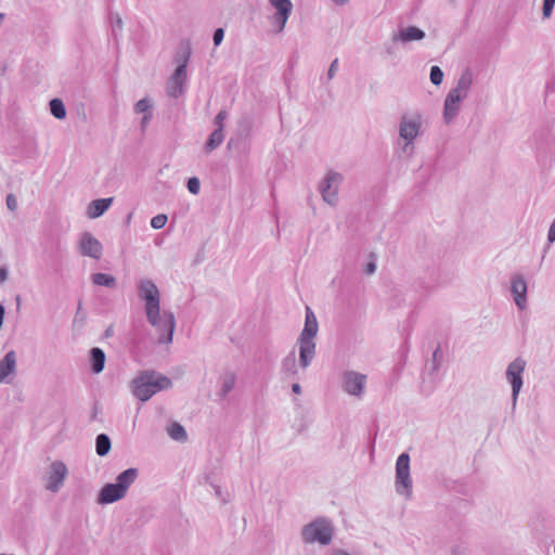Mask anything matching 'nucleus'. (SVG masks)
I'll list each match as a JSON object with an SVG mask.
<instances>
[{
    "label": "nucleus",
    "instance_id": "nucleus-32",
    "mask_svg": "<svg viewBox=\"0 0 555 555\" xmlns=\"http://www.w3.org/2000/svg\"><path fill=\"white\" fill-rule=\"evenodd\" d=\"M150 108V104L147 102V100L143 99V100H140L137 105H135V111L138 113H144L146 112L147 109Z\"/></svg>",
    "mask_w": 555,
    "mask_h": 555
},
{
    "label": "nucleus",
    "instance_id": "nucleus-36",
    "mask_svg": "<svg viewBox=\"0 0 555 555\" xmlns=\"http://www.w3.org/2000/svg\"><path fill=\"white\" fill-rule=\"evenodd\" d=\"M337 67H338V60H334L330 66V69H328V77L330 78H333L334 74L336 73L337 70Z\"/></svg>",
    "mask_w": 555,
    "mask_h": 555
},
{
    "label": "nucleus",
    "instance_id": "nucleus-20",
    "mask_svg": "<svg viewBox=\"0 0 555 555\" xmlns=\"http://www.w3.org/2000/svg\"><path fill=\"white\" fill-rule=\"evenodd\" d=\"M318 333V322L314 313L307 307L305 327L300 335L314 337Z\"/></svg>",
    "mask_w": 555,
    "mask_h": 555
},
{
    "label": "nucleus",
    "instance_id": "nucleus-22",
    "mask_svg": "<svg viewBox=\"0 0 555 555\" xmlns=\"http://www.w3.org/2000/svg\"><path fill=\"white\" fill-rule=\"evenodd\" d=\"M224 139L223 130L222 129H216L209 137V139L206 142V150L207 152H211L217 146H219Z\"/></svg>",
    "mask_w": 555,
    "mask_h": 555
},
{
    "label": "nucleus",
    "instance_id": "nucleus-23",
    "mask_svg": "<svg viewBox=\"0 0 555 555\" xmlns=\"http://www.w3.org/2000/svg\"><path fill=\"white\" fill-rule=\"evenodd\" d=\"M95 285L113 287L115 285V278L105 273H95L92 276Z\"/></svg>",
    "mask_w": 555,
    "mask_h": 555
},
{
    "label": "nucleus",
    "instance_id": "nucleus-12",
    "mask_svg": "<svg viewBox=\"0 0 555 555\" xmlns=\"http://www.w3.org/2000/svg\"><path fill=\"white\" fill-rule=\"evenodd\" d=\"M366 376L354 372H349L344 377V385L350 395H360L364 388Z\"/></svg>",
    "mask_w": 555,
    "mask_h": 555
},
{
    "label": "nucleus",
    "instance_id": "nucleus-43",
    "mask_svg": "<svg viewBox=\"0 0 555 555\" xmlns=\"http://www.w3.org/2000/svg\"><path fill=\"white\" fill-rule=\"evenodd\" d=\"M4 15L2 13H0V23L2 22Z\"/></svg>",
    "mask_w": 555,
    "mask_h": 555
},
{
    "label": "nucleus",
    "instance_id": "nucleus-29",
    "mask_svg": "<svg viewBox=\"0 0 555 555\" xmlns=\"http://www.w3.org/2000/svg\"><path fill=\"white\" fill-rule=\"evenodd\" d=\"M555 5V0H544L543 2V15L550 17Z\"/></svg>",
    "mask_w": 555,
    "mask_h": 555
},
{
    "label": "nucleus",
    "instance_id": "nucleus-26",
    "mask_svg": "<svg viewBox=\"0 0 555 555\" xmlns=\"http://www.w3.org/2000/svg\"><path fill=\"white\" fill-rule=\"evenodd\" d=\"M168 434L175 440H184L186 438L184 428L178 423H172L168 427Z\"/></svg>",
    "mask_w": 555,
    "mask_h": 555
},
{
    "label": "nucleus",
    "instance_id": "nucleus-19",
    "mask_svg": "<svg viewBox=\"0 0 555 555\" xmlns=\"http://www.w3.org/2000/svg\"><path fill=\"white\" fill-rule=\"evenodd\" d=\"M418 129V122L403 120L400 126V137L406 140L408 142H411L417 137Z\"/></svg>",
    "mask_w": 555,
    "mask_h": 555
},
{
    "label": "nucleus",
    "instance_id": "nucleus-40",
    "mask_svg": "<svg viewBox=\"0 0 555 555\" xmlns=\"http://www.w3.org/2000/svg\"><path fill=\"white\" fill-rule=\"evenodd\" d=\"M293 391H294L295 393H300V386H299L298 384H294V385H293Z\"/></svg>",
    "mask_w": 555,
    "mask_h": 555
},
{
    "label": "nucleus",
    "instance_id": "nucleus-30",
    "mask_svg": "<svg viewBox=\"0 0 555 555\" xmlns=\"http://www.w3.org/2000/svg\"><path fill=\"white\" fill-rule=\"evenodd\" d=\"M188 189L192 194H197L199 191V180L197 178L189 179Z\"/></svg>",
    "mask_w": 555,
    "mask_h": 555
},
{
    "label": "nucleus",
    "instance_id": "nucleus-27",
    "mask_svg": "<svg viewBox=\"0 0 555 555\" xmlns=\"http://www.w3.org/2000/svg\"><path fill=\"white\" fill-rule=\"evenodd\" d=\"M443 73L438 66H433L430 69V80L434 85L439 86L442 82Z\"/></svg>",
    "mask_w": 555,
    "mask_h": 555
},
{
    "label": "nucleus",
    "instance_id": "nucleus-31",
    "mask_svg": "<svg viewBox=\"0 0 555 555\" xmlns=\"http://www.w3.org/2000/svg\"><path fill=\"white\" fill-rule=\"evenodd\" d=\"M469 85H470V80L465 78V77H462L459 81V85L456 88H460L461 92L463 93V95L465 96L466 95V92L469 88Z\"/></svg>",
    "mask_w": 555,
    "mask_h": 555
},
{
    "label": "nucleus",
    "instance_id": "nucleus-41",
    "mask_svg": "<svg viewBox=\"0 0 555 555\" xmlns=\"http://www.w3.org/2000/svg\"><path fill=\"white\" fill-rule=\"evenodd\" d=\"M336 3L338 4H344L346 3L348 0H334Z\"/></svg>",
    "mask_w": 555,
    "mask_h": 555
},
{
    "label": "nucleus",
    "instance_id": "nucleus-1",
    "mask_svg": "<svg viewBox=\"0 0 555 555\" xmlns=\"http://www.w3.org/2000/svg\"><path fill=\"white\" fill-rule=\"evenodd\" d=\"M139 292L145 301L147 320L158 331V340L170 343L175 331V318L170 312L160 314L158 288L153 282L146 280L141 282Z\"/></svg>",
    "mask_w": 555,
    "mask_h": 555
},
{
    "label": "nucleus",
    "instance_id": "nucleus-2",
    "mask_svg": "<svg viewBox=\"0 0 555 555\" xmlns=\"http://www.w3.org/2000/svg\"><path fill=\"white\" fill-rule=\"evenodd\" d=\"M168 377L153 372H143L132 380V392L141 401H147L156 392L169 388Z\"/></svg>",
    "mask_w": 555,
    "mask_h": 555
},
{
    "label": "nucleus",
    "instance_id": "nucleus-16",
    "mask_svg": "<svg viewBox=\"0 0 555 555\" xmlns=\"http://www.w3.org/2000/svg\"><path fill=\"white\" fill-rule=\"evenodd\" d=\"M512 292L514 294L515 302L520 308L524 309L526 305V293L527 285L526 282L518 278L513 281Z\"/></svg>",
    "mask_w": 555,
    "mask_h": 555
},
{
    "label": "nucleus",
    "instance_id": "nucleus-34",
    "mask_svg": "<svg viewBox=\"0 0 555 555\" xmlns=\"http://www.w3.org/2000/svg\"><path fill=\"white\" fill-rule=\"evenodd\" d=\"M225 117H227V114H225V112H224V111H220V112L217 114L216 119H215V121H216V124H217V126H218V128H217V129H222V130H223V125H222V122H223V120L225 119Z\"/></svg>",
    "mask_w": 555,
    "mask_h": 555
},
{
    "label": "nucleus",
    "instance_id": "nucleus-13",
    "mask_svg": "<svg viewBox=\"0 0 555 555\" xmlns=\"http://www.w3.org/2000/svg\"><path fill=\"white\" fill-rule=\"evenodd\" d=\"M464 98L460 88L451 90L444 102V118L450 121L459 109L461 100Z\"/></svg>",
    "mask_w": 555,
    "mask_h": 555
},
{
    "label": "nucleus",
    "instance_id": "nucleus-38",
    "mask_svg": "<svg viewBox=\"0 0 555 555\" xmlns=\"http://www.w3.org/2000/svg\"><path fill=\"white\" fill-rule=\"evenodd\" d=\"M374 271H375V263L373 261L369 262L366 266V273L372 274V273H374Z\"/></svg>",
    "mask_w": 555,
    "mask_h": 555
},
{
    "label": "nucleus",
    "instance_id": "nucleus-15",
    "mask_svg": "<svg viewBox=\"0 0 555 555\" xmlns=\"http://www.w3.org/2000/svg\"><path fill=\"white\" fill-rule=\"evenodd\" d=\"M16 367V354L14 351H9L4 358L0 361V384L5 378L13 374Z\"/></svg>",
    "mask_w": 555,
    "mask_h": 555
},
{
    "label": "nucleus",
    "instance_id": "nucleus-18",
    "mask_svg": "<svg viewBox=\"0 0 555 555\" xmlns=\"http://www.w3.org/2000/svg\"><path fill=\"white\" fill-rule=\"evenodd\" d=\"M425 36L424 31L418 29L417 27L411 26L404 29H401L397 35H395V40H400L402 42L421 40Z\"/></svg>",
    "mask_w": 555,
    "mask_h": 555
},
{
    "label": "nucleus",
    "instance_id": "nucleus-9",
    "mask_svg": "<svg viewBox=\"0 0 555 555\" xmlns=\"http://www.w3.org/2000/svg\"><path fill=\"white\" fill-rule=\"evenodd\" d=\"M67 475L66 466L61 462L51 465V472L47 480V488L51 491H57L64 482Z\"/></svg>",
    "mask_w": 555,
    "mask_h": 555
},
{
    "label": "nucleus",
    "instance_id": "nucleus-17",
    "mask_svg": "<svg viewBox=\"0 0 555 555\" xmlns=\"http://www.w3.org/2000/svg\"><path fill=\"white\" fill-rule=\"evenodd\" d=\"M113 198H101L90 203L88 207V216L90 218H98L102 216L111 206Z\"/></svg>",
    "mask_w": 555,
    "mask_h": 555
},
{
    "label": "nucleus",
    "instance_id": "nucleus-5",
    "mask_svg": "<svg viewBox=\"0 0 555 555\" xmlns=\"http://www.w3.org/2000/svg\"><path fill=\"white\" fill-rule=\"evenodd\" d=\"M412 481L410 477V456L406 453L399 455L396 463V488L399 493L410 494Z\"/></svg>",
    "mask_w": 555,
    "mask_h": 555
},
{
    "label": "nucleus",
    "instance_id": "nucleus-7",
    "mask_svg": "<svg viewBox=\"0 0 555 555\" xmlns=\"http://www.w3.org/2000/svg\"><path fill=\"white\" fill-rule=\"evenodd\" d=\"M275 10L274 21L278 23V30L282 31L293 10L291 0H268Z\"/></svg>",
    "mask_w": 555,
    "mask_h": 555
},
{
    "label": "nucleus",
    "instance_id": "nucleus-33",
    "mask_svg": "<svg viewBox=\"0 0 555 555\" xmlns=\"http://www.w3.org/2000/svg\"><path fill=\"white\" fill-rule=\"evenodd\" d=\"M7 206L12 211L17 208V201L13 194L7 196Z\"/></svg>",
    "mask_w": 555,
    "mask_h": 555
},
{
    "label": "nucleus",
    "instance_id": "nucleus-6",
    "mask_svg": "<svg viewBox=\"0 0 555 555\" xmlns=\"http://www.w3.org/2000/svg\"><path fill=\"white\" fill-rule=\"evenodd\" d=\"M525 366H526V362L524 360L517 358L508 365L507 371H506V377H507L508 382L512 384L514 401H516L517 396L522 386L521 374L525 370Z\"/></svg>",
    "mask_w": 555,
    "mask_h": 555
},
{
    "label": "nucleus",
    "instance_id": "nucleus-8",
    "mask_svg": "<svg viewBox=\"0 0 555 555\" xmlns=\"http://www.w3.org/2000/svg\"><path fill=\"white\" fill-rule=\"evenodd\" d=\"M79 249L83 256L92 257L94 259H99L102 255L101 243L90 233H85L81 236Z\"/></svg>",
    "mask_w": 555,
    "mask_h": 555
},
{
    "label": "nucleus",
    "instance_id": "nucleus-25",
    "mask_svg": "<svg viewBox=\"0 0 555 555\" xmlns=\"http://www.w3.org/2000/svg\"><path fill=\"white\" fill-rule=\"evenodd\" d=\"M50 109L54 117L62 119L66 115V111L63 102L60 99H53L50 102Z\"/></svg>",
    "mask_w": 555,
    "mask_h": 555
},
{
    "label": "nucleus",
    "instance_id": "nucleus-21",
    "mask_svg": "<svg viewBox=\"0 0 555 555\" xmlns=\"http://www.w3.org/2000/svg\"><path fill=\"white\" fill-rule=\"evenodd\" d=\"M92 370L94 373H100L104 369L105 354L102 349L93 348L91 350Z\"/></svg>",
    "mask_w": 555,
    "mask_h": 555
},
{
    "label": "nucleus",
    "instance_id": "nucleus-28",
    "mask_svg": "<svg viewBox=\"0 0 555 555\" xmlns=\"http://www.w3.org/2000/svg\"><path fill=\"white\" fill-rule=\"evenodd\" d=\"M166 223H167V216L163 215V214L153 217L151 220L152 228H154L156 230L164 228Z\"/></svg>",
    "mask_w": 555,
    "mask_h": 555
},
{
    "label": "nucleus",
    "instance_id": "nucleus-39",
    "mask_svg": "<svg viewBox=\"0 0 555 555\" xmlns=\"http://www.w3.org/2000/svg\"><path fill=\"white\" fill-rule=\"evenodd\" d=\"M5 278H7V271H5V270H3V269H2V270H0V281H1V282H2V281H4V280H5Z\"/></svg>",
    "mask_w": 555,
    "mask_h": 555
},
{
    "label": "nucleus",
    "instance_id": "nucleus-11",
    "mask_svg": "<svg viewBox=\"0 0 555 555\" xmlns=\"http://www.w3.org/2000/svg\"><path fill=\"white\" fill-rule=\"evenodd\" d=\"M340 180H341V177L338 173H328V176L326 177V179L322 185L321 192H322L323 199L325 202H327L328 204L334 203L336 195H337V188H338Z\"/></svg>",
    "mask_w": 555,
    "mask_h": 555
},
{
    "label": "nucleus",
    "instance_id": "nucleus-42",
    "mask_svg": "<svg viewBox=\"0 0 555 555\" xmlns=\"http://www.w3.org/2000/svg\"><path fill=\"white\" fill-rule=\"evenodd\" d=\"M149 119H150V116H144V118L142 120L143 126L147 122Z\"/></svg>",
    "mask_w": 555,
    "mask_h": 555
},
{
    "label": "nucleus",
    "instance_id": "nucleus-3",
    "mask_svg": "<svg viewBox=\"0 0 555 555\" xmlns=\"http://www.w3.org/2000/svg\"><path fill=\"white\" fill-rule=\"evenodd\" d=\"M137 470L129 468L117 477L116 483L106 485L100 492L99 502L102 504L113 503L125 496L128 487L134 481Z\"/></svg>",
    "mask_w": 555,
    "mask_h": 555
},
{
    "label": "nucleus",
    "instance_id": "nucleus-4",
    "mask_svg": "<svg viewBox=\"0 0 555 555\" xmlns=\"http://www.w3.org/2000/svg\"><path fill=\"white\" fill-rule=\"evenodd\" d=\"M332 535V527L325 520H317L306 526L302 530V538L307 543L319 542L321 544H328Z\"/></svg>",
    "mask_w": 555,
    "mask_h": 555
},
{
    "label": "nucleus",
    "instance_id": "nucleus-10",
    "mask_svg": "<svg viewBox=\"0 0 555 555\" xmlns=\"http://www.w3.org/2000/svg\"><path fill=\"white\" fill-rule=\"evenodd\" d=\"M185 67V64H181L180 66H178L177 69L175 70V74L168 81V93L173 98H177L182 93V87L186 78Z\"/></svg>",
    "mask_w": 555,
    "mask_h": 555
},
{
    "label": "nucleus",
    "instance_id": "nucleus-24",
    "mask_svg": "<svg viewBox=\"0 0 555 555\" xmlns=\"http://www.w3.org/2000/svg\"><path fill=\"white\" fill-rule=\"evenodd\" d=\"M109 449H111L109 438L104 434L99 435L96 437V453L99 455L103 456L108 453Z\"/></svg>",
    "mask_w": 555,
    "mask_h": 555
},
{
    "label": "nucleus",
    "instance_id": "nucleus-37",
    "mask_svg": "<svg viewBox=\"0 0 555 555\" xmlns=\"http://www.w3.org/2000/svg\"><path fill=\"white\" fill-rule=\"evenodd\" d=\"M548 241L550 242L555 241V218H554V221L552 222L550 231H548Z\"/></svg>",
    "mask_w": 555,
    "mask_h": 555
},
{
    "label": "nucleus",
    "instance_id": "nucleus-35",
    "mask_svg": "<svg viewBox=\"0 0 555 555\" xmlns=\"http://www.w3.org/2000/svg\"><path fill=\"white\" fill-rule=\"evenodd\" d=\"M224 33L222 28H218L214 34V42L219 46L223 39Z\"/></svg>",
    "mask_w": 555,
    "mask_h": 555
},
{
    "label": "nucleus",
    "instance_id": "nucleus-14",
    "mask_svg": "<svg viewBox=\"0 0 555 555\" xmlns=\"http://www.w3.org/2000/svg\"><path fill=\"white\" fill-rule=\"evenodd\" d=\"M314 337L302 336L299 337L300 345V363L304 367L308 366L311 360L314 357L315 344L313 341Z\"/></svg>",
    "mask_w": 555,
    "mask_h": 555
}]
</instances>
